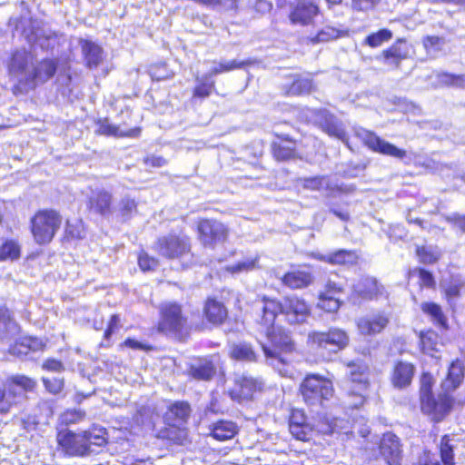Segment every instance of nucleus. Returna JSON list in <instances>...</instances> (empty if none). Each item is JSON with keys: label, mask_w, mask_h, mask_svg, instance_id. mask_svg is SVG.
Wrapping results in <instances>:
<instances>
[{"label": "nucleus", "mask_w": 465, "mask_h": 465, "mask_svg": "<svg viewBox=\"0 0 465 465\" xmlns=\"http://www.w3.org/2000/svg\"><path fill=\"white\" fill-rule=\"evenodd\" d=\"M414 373L415 367L413 364L400 361L393 367L391 375V384L396 389H405L411 385Z\"/></svg>", "instance_id": "6ab92c4d"}, {"label": "nucleus", "mask_w": 465, "mask_h": 465, "mask_svg": "<svg viewBox=\"0 0 465 465\" xmlns=\"http://www.w3.org/2000/svg\"><path fill=\"white\" fill-rule=\"evenodd\" d=\"M235 391L242 399H250L252 394L262 388V382L252 376L242 374L235 378Z\"/></svg>", "instance_id": "a878e982"}, {"label": "nucleus", "mask_w": 465, "mask_h": 465, "mask_svg": "<svg viewBox=\"0 0 465 465\" xmlns=\"http://www.w3.org/2000/svg\"><path fill=\"white\" fill-rule=\"evenodd\" d=\"M85 417V412L81 410H67L60 416V420L63 424L69 425L74 424L83 420Z\"/></svg>", "instance_id": "864d4df0"}, {"label": "nucleus", "mask_w": 465, "mask_h": 465, "mask_svg": "<svg viewBox=\"0 0 465 465\" xmlns=\"http://www.w3.org/2000/svg\"><path fill=\"white\" fill-rule=\"evenodd\" d=\"M295 145L293 142H287L286 144L273 143V154L279 161L289 160L294 155Z\"/></svg>", "instance_id": "79ce46f5"}, {"label": "nucleus", "mask_w": 465, "mask_h": 465, "mask_svg": "<svg viewBox=\"0 0 465 465\" xmlns=\"http://www.w3.org/2000/svg\"><path fill=\"white\" fill-rule=\"evenodd\" d=\"M315 123L330 136L345 141L346 132L342 123L328 111H317L315 114Z\"/></svg>", "instance_id": "2eb2a0df"}, {"label": "nucleus", "mask_w": 465, "mask_h": 465, "mask_svg": "<svg viewBox=\"0 0 465 465\" xmlns=\"http://www.w3.org/2000/svg\"><path fill=\"white\" fill-rule=\"evenodd\" d=\"M301 184L304 189L312 191L325 190L332 193L338 189V186L325 175L302 178Z\"/></svg>", "instance_id": "473e14b6"}, {"label": "nucleus", "mask_w": 465, "mask_h": 465, "mask_svg": "<svg viewBox=\"0 0 465 465\" xmlns=\"http://www.w3.org/2000/svg\"><path fill=\"white\" fill-rule=\"evenodd\" d=\"M61 223V216L54 211L38 212L31 220L32 233L35 242L39 244L50 242Z\"/></svg>", "instance_id": "0eeeda50"}, {"label": "nucleus", "mask_w": 465, "mask_h": 465, "mask_svg": "<svg viewBox=\"0 0 465 465\" xmlns=\"http://www.w3.org/2000/svg\"><path fill=\"white\" fill-rule=\"evenodd\" d=\"M365 391H361L360 389H354L353 387L348 388L349 397H351L352 400L350 402V404L353 408H359L363 405V403L365 401V396H364Z\"/></svg>", "instance_id": "13d9d810"}, {"label": "nucleus", "mask_w": 465, "mask_h": 465, "mask_svg": "<svg viewBox=\"0 0 465 465\" xmlns=\"http://www.w3.org/2000/svg\"><path fill=\"white\" fill-rule=\"evenodd\" d=\"M143 163L152 167H163L167 163V161L162 156L149 155L144 158Z\"/></svg>", "instance_id": "69168bd1"}, {"label": "nucleus", "mask_w": 465, "mask_h": 465, "mask_svg": "<svg viewBox=\"0 0 465 465\" xmlns=\"http://www.w3.org/2000/svg\"><path fill=\"white\" fill-rule=\"evenodd\" d=\"M231 355L240 361H255L257 355L251 344L242 342L232 347Z\"/></svg>", "instance_id": "4c0bfd02"}, {"label": "nucleus", "mask_w": 465, "mask_h": 465, "mask_svg": "<svg viewBox=\"0 0 465 465\" xmlns=\"http://www.w3.org/2000/svg\"><path fill=\"white\" fill-rule=\"evenodd\" d=\"M357 135L362 140L364 144L373 152L398 159H403L407 154L405 150L396 147L392 143L380 138L374 133L368 130L362 129L357 133Z\"/></svg>", "instance_id": "ddd939ff"}, {"label": "nucleus", "mask_w": 465, "mask_h": 465, "mask_svg": "<svg viewBox=\"0 0 465 465\" xmlns=\"http://www.w3.org/2000/svg\"><path fill=\"white\" fill-rule=\"evenodd\" d=\"M409 276L410 277H418L420 280V285L421 287L430 288V287H433L435 284L433 275L430 272H428L424 269L414 268L409 272Z\"/></svg>", "instance_id": "09e8293b"}, {"label": "nucleus", "mask_w": 465, "mask_h": 465, "mask_svg": "<svg viewBox=\"0 0 465 465\" xmlns=\"http://www.w3.org/2000/svg\"><path fill=\"white\" fill-rule=\"evenodd\" d=\"M237 431V425L229 420H219L211 427V435L221 441L233 438Z\"/></svg>", "instance_id": "c756f323"}, {"label": "nucleus", "mask_w": 465, "mask_h": 465, "mask_svg": "<svg viewBox=\"0 0 465 465\" xmlns=\"http://www.w3.org/2000/svg\"><path fill=\"white\" fill-rule=\"evenodd\" d=\"M367 368L361 365L352 364L349 366V382L350 387L366 391L369 385Z\"/></svg>", "instance_id": "2f4dec72"}, {"label": "nucleus", "mask_w": 465, "mask_h": 465, "mask_svg": "<svg viewBox=\"0 0 465 465\" xmlns=\"http://www.w3.org/2000/svg\"><path fill=\"white\" fill-rule=\"evenodd\" d=\"M188 372L195 380L211 381L216 373L213 356L192 360L189 364Z\"/></svg>", "instance_id": "a211bd4d"}, {"label": "nucleus", "mask_w": 465, "mask_h": 465, "mask_svg": "<svg viewBox=\"0 0 465 465\" xmlns=\"http://www.w3.org/2000/svg\"><path fill=\"white\" fill-rule=\"evenodd\" d=\"M420 342L422 349L427 353H431L432 351H437L439 345V337L437 333L432 331H428L425 333H421L420 335Z\"/></svg>", "instance_id": "a18cd8bd"}, {"label": "nucleus", "mask_w": 465, "mask_h": 465, "mask_svg": "<svg viewBox=\"0 0 465 465\" xmlns=\"http://www.w3.org/2000/svg\"><path fill=\"white\" fill-rule=\"evenodd\" d=\"M289 430L293 437L300 440H308L311 432L310 426L302 411H293L289 420Z\"/></svg>", "instance_id": "b1692460"}, {"label": "nucleus", "mask_w": 465, "mask_h": 465, "mask_svg": "<svg viewBox=\"0 0 465 465\" xmlns=\"http://www.w3.org/2000/svg\"><path fill=\"white\" fill-rule=\"evenodd\" d=\"M35 56L25 48L15 50L8 62L10 77L15 83L14 94H25L34 89Z\"/></svg>", "instance_id": "39448f33"}, {"label": "nucleus", "mask_w": 465, "mask_h": 465, "mask_svg": "<svg viewBox=\"0 0 465 465\" xmlns=\"http://www.w3.org/2000/svg\"><path fill=\"white\" fill-rule=\"evenodd\" d=\"M20 332V327L5 305H0V341L9 342Z\"/></svg>", "instance_id": "412c9836"}, {"label": "nucleus", "mask_w": 465, "mask_h": 465, "mask_svg": "<svg viewBox=\"0 0 465 465\" xmlns=\"http://www.w3.org/2000/svg\"><path fill=\"white\" fill-rule=\"evenodd\" d=\"M448 221L450 222L456 228L465 232V215L453 213L448 217Z\"/></svg>", "instance_id": "774afa93"}, {"label": "nucleus", "mask_w": 465, "mask_h": 465, "mask_svg": "<svg viewBox=\"0 0 465 465\" xmlns=\"http://www.w3.org/2000/svg\"><path fill=\"white\" fill-rule=\"evenodd\" d=\"M36 382L25 375H13L6 379L0 387V413H8L12 406L25 396V392L32 391Z\"/></svg>", "instance_id": "423d86ee"}, {"label": "nucleus", "mask_w": 465, "mask_h": 465, "mask_svg": "<svg viewBox=\"0 0 465 465\" xmlns=\"http://www.w3.org/2000/svg\"><path fill=\"white\" fill-rule=\"evenodd\" d=\"M121 328V320L118 314H113L111 316L107 329L104 331V338L110 339L113 333Z\"/></svg>", "instance_id": "e2e57ef3"}, {"label": "nucleus", "mask_w": 465, "mask_h": 465, "mask_svg": "<svg viewBox=\"0 0 465 465\" xmlns=\"http://www.w3.org/2000/svg\"><path fill=\"white\" fill-rule=\"evenodd\" d=\"M257 311L263 314L264 322L272 326L277 315H284L289 324H302L311 315V309L307 302L297 296H288L282 302L275 299L263 297L260 304H256Z\"/></svg>", "instance_id": "f03ea898"}, {"label": "nucleus", "mask_w": 465, "mask_h": 465, "mask_svg": "<svg viewBox=\"0 0 465 465\" xmlns=\"http://www.w3.org/2000/svg\"><path fill=\"white\" fill-rule=\"evenodd\" d=\"M443 39L439 36H427L423 40V45L426 50L437 51L440 49V46L443 45Z\"/></svg>", "instance_id": "680f3d73"}, {"label": "nucleus", "mask_w": 465, "mask_h": 465, "mask_svg": "<svg viewBox=\"0 0 465 465\" xmlns=\"http://www.w3.org/2000/svg\"><path fill=\"white\" fill-rule=\"evenodd\" d=\"M249 61H242L238 62L237 60L220 62L216 66H214L208 74H206L210 78L219 74L232 71L235 69H241L247 64H250Z\"/></svg>", "instance_id": "ea45409f"}, {"label": "nucleus", "mask_w": 465, "mask_h": 465, "mask_svg": "<svg viewBox=\"0 0 465 465\" xmlns=\"http://www.w3.org/2000/svg\"><path fill=\"white\" fill-rule=\"evenodd\" d=\"M256 322L259 326L258 331L264 333L271 342L272 348L262 344V348L269 364L275 367L276 363H286L287 360L282 353H291L295 351L296 346L289 332L281 327H275L274 322L272 326L266 324L263 314L258 312Z\"/></svg>", "instance_id": "20e7f679"}, {"label": "nucleus", "mask_w": 465, "mask_h": 465, "mask_svg": "<svg viewBox=\"0 0 465 465\" xmlns=\"http://www.w3.org/2000/svg\"><path fill=\"white\" fill-rule=\"evenodd\" d=\"M440 451L444 465H454L453 446L450 444L448 436H444L441 439Z\"/></svg>", "instance_id": "de8ad7c7"}, {"label": "nucleus", "mask_w": 465, "mask_h": 465, "mask_svg": "<svg viewBox=\"0 0 465 465\" xmlns=\"http://www.w3.org/2000/svg\"><path fill=\"white\" fill-rule=\"evenodd\" d=\"M57 441L67 454L86 456L96 451L94 447H103L107 443V432L104 428L97 426L82 433L60 431Z\"/></svg>", "instance_id": "7ed1b4c3"}, {"label": "nucleus", "mask_w": 465, "mask_h": 465, "mask_svg": "<svg viewBox=\"0 0 465 465\" xmlns=\"http://www.w3.org/2000/svg\"><path fill=\"white\" fill-rule=\"evenodd\" d=\"M257 259L245 260L242 262H239L234 265H230L226 267V270L231 273H240L243 272H249L253 270L256 267Z\"/></svg>", "instance_id": "5fc2aeb1"}, {"label": "nucleus", "mask_w": 465, "mask_h": 465, "mask_svg": "<svg viewBox=\"0 0 465 465\" xmlns=\"http://www.w3.org/2000/svg\"><path fill=\"white\" fill-rule=\"evenodd\" d=\"M43 368L51 371L61 372L64 370L63 363L54 359H48L43 363Z\"/></svg>", "instance_id": "338daca9"}, {"label": "nucleus", "mask_w": 465, "mask_h": 465, "mask_svg": "<svg viewBox=\"0 0 465 465\" xmlns=\"http://www.w3.org/2000/svg\"><path fill=\"white\" fill-rule=\"evenodd\" d=\"M343 291V284L341 282H337L335 280L330 279L326 285L324 292H322V294L328 295V296H337V294L342 292Z\"/></svg>", "instance_id": "bf43d9fd"}, {"label": "nucleus", "mask_w": 465, "mask_h": 465, "mask_svg": "<svg viewBox=\"0 0 465 465\" xmlns=\"http://www.w3.org/2000/svg\"><path fill=\"white\" fill-rule=\"evenodd\" d=\"M155 252L166 259H180L191 251V242L185 235L169 233L159 237L154 243Z\"/></svg>", "instance_id": "9d476101"}, {"label": "nucleus", "mask_w": 465, "mask_h": 465, "mask_svg": "<svg viewBox=\"0 0 465 465\" xmlns=\"http://www.w3.org/2000/svg\"><path fill=\"white\" fill-rule=\"evenodd\" d=\"M380 453L388 465H401V446L399 438L391 432L383 434L380 443Z\"/></svg>", "instance_id": "f3484780"}, {"label": "nucleus", "mask_w": 465, "mask_h": 465, "mask_svg": "<svg viewBox=\"0 0 465 465\" xmlns=\"http://www.w3.org/2000/svg\"><path fill=\"white\" fill-rule=\"evenodd\" d=\"M380 0H352V7L358 11H367L375 6Z\"/></svg>", "instance_id": "0e129e2a"}, {"label": "nucleus", "mask_w": 465, "mask_h": 465, "mask_svg": "<svg viewBox=\"0 0 465 465\" xmlns=\"http://www.w3.org/2000/svg\"><path fill=\"white\" fill-rule=\"evenodd\" d=\"M195 81L197 84L193 91V99H205L209 97L215 89L214 82L211 81V78L207 74L202 77L196 76Z\"/></svg>", "instance_id": "e433bc0d"}, {"label": "nucleus", "mask_w": 465, "mask_h": 465, "mask_svg": "<svg viewBox=\"0 0 465 465\" xmlns=\"http://www.w3.org/2000/svg\"><path fill=\"white\" fill-rule=\"evenodd\" d=\"M161 320L159 330L162 331L179 332L186 325L187 319L182 312L181 306L176 302H164L160 306Z\"/></svg>", "instance_id": "9b49d317"}, {"label": "nucleus", "mask_w": 465, "mask_h": 465, "mask_svg": "<svg viewBox=\"0 0 465 465\" xmlns=\"http://www.w3.org/2000/svg\"><path fill=\"white\" fill-rule=\"evenodd\" d=\"M389 320L383 314H376L360 318L357 327L362 335H375L380 333L388 324Z\"/></svg>", "instance_id": "5701e85b"}, {"label": "nucleus", "mask_w": 465, "mask_h": 465, "mask_svg": "<svg viewBox=\"0 0 465 465\" xmlns=\"http://www.w3.org/2000/svg\"><path fill=\"white\" fill-rule=\"evenodd\" d=\"M354 292L363 299H372L381 294L383 287L380 285L376 279L366 277L359 282L354 287Z\"/></svg>", "instance_id": "c85d7f7f"}, {"label": "nucleus", "mask_w": 465, "mask_h": 465, "mask_svg": "<svg viewBox=\"0 0 465 465\" xmlns=\"http://www.w3.org/2000/svg\"><path fill=\"white\" fill-rule=\"evenodd\" d=\"M43 382L46 390L54 394L60 392L64 387L63 380L57 378H54L52 380L44 378Z\"/></svg>", "instance_id": "052dcab7"}, {"label": "nucleus", "mask_w": 465, "mask_h": 465, "mask_svg": "<svg viewBox=\"0 0 465 465\" xmlns=\"http://www.w3.org/2000/svg\"><path fill=\"white\" fill-rule=\"evenodd\" d=\"M439 81L444 84L465 88V74L442 73L438 75Z\"/></svg>", "instance_id": "603ef678"}, {"label": "nucleus", "mask_w": 465, "mask_h": 465, "mask_svg": "<svg viewBox=\"0 0 465 465\" xmlns=\"http://www.w3.org/2000/svg\"><path fill=\"white\" fill-rule=\"evenodd\" d=\"M420 308L436 325L442 329H448V320L440 305L434 302H423Z\"/></svg>", "instance_id": "f704fd0d"}, {"label": "nucleus", "mask_w": 465, "mask_h": 465, "mask_svg": "<svg viewBox=\"0 0 465 465\" xmlns=\"http://www.w3.org/2000/svg\"><path fill=\"white\" fill-rule=\"evenodd\" d=\"M356 254L353 252L340 250L328 257V262L332 264H352L356 261Z\"/></svg>", "instance_id": "37998d69"}, {"label": "nucleus", "mask_w": 465, "mask_h": 465, "mask_svg": "<svg viewBox=\"0 0 465 465\" xmlns=\"http://www.w3.org/2000/svg\"><path fill=\"white\" fill-rule=\"evenodd\" d=\"M61 35L52 30L42 23H35L32 25L31 32L27 35L28 42L38 45L44 50L54 48L59 42Z\"/></svg>", "instance_id": "4468645a"}, {"label": "nucleus", "mask_w": 465, "mask_h": 465, "mask_svg": "<svg viewBox=\"0 0 465 465\" xmlns=\"http://www.w3.org/2000/svg\"><path fill=\"white\" fill-rule=\"evenodd\" d=\"M138 264L143 272L153 271L159 266V262L146 252H141L138 257Z\"/></svg>", "instance_id": "6e6d98bb"}, {"label": "nucleus", "mask_w": 465, "mask_h": 465, "mask_svg": "<svg viewBox=\"0 0 465 465\" xmlns=\"http://www.w3.org/2000/svg\"><path fill=\"white\" fill-rule=\"evenodd\" d=\"M98 133L104 135L115 137H137L141 133L138 127L124 131L120 126L111 124L107 119L102 121L99 125Z\"/></svg>", "instance_id": "72a5a7b5"}, {"label": "nucleus", "mask_w": 465, "mask_h": 465, "mask_svg": "<svg viewBox=\"0 0 465 465\" xmlns=\"http://www.w3.org/2000/svg\"><path fill=\"white\" fill-rule=\"evenodd\" d=\"M300 391L308 404L315 405L332 396L333 386L330 380L320 375L310 374L302 382Z\"/></svg>", "instance_id": "6e6552de"}, {"label": "nucleus", "mask_w": 465, "mask_h": 465, "mask_svg": "<svg viewBox=\"0 0 465 465\" xmlns=\"http://www.w3.org/2000/svg\"><path fill=\"white\" fill-rule=\"evenodd\" d=\"M277 277L283 285L293 290L305 288L313 282L312 272L301 268L286 272L282 276L277 275Z\"/></svg>", "instance_id": "4be33fe9"}, {"label": "nucleus", "mask_w": 465, "mask_h": 465, "mask_svg": "<svg viewBox=\"0 0 465 465\" xmlns=\"http://www.w3.org/2000/svg\"><path fill=\"white\" fill-rule=\"evenodd\" d=\"M20 256V246L15 241H6L0 248V261L15 260Z\"/></svg>", "instance_id": "c03bdc74"}, {"label": "nucleus", "mask_w": 465, "mask_h": 465, "mask_svg": "<svg viewBox=\"0 0 465 465\" xmlns=\"http://www.w3.org/2000/svg\"><path fill=\"white\" fill-rule=\"evenodd\" d=\"M34 69L33 82L35 89L37 84L45 83L54 75L57 69V63L52 59H44L39 64H35Z\"/></svg>", "instance_id": "bb28decb"}, {"label": "nucleus", "mask_w": 465, "mask_h": 465, "mask_svg": "<svg viewBox=\"0 0 465 465\" xmlns=\"http://www.w3.org/2000/svg\"><path fill=\"white\" fill-rule=\"evenodd\" d=\"M112 200V193L104 190L98 191L89 198L88 208L96 214L109 218L113 214Z\"/></svg>", "instance_id": "aec40b11"}, {"label": "nucleus", "mask_w": 465, "mask_h": 465, "mask_svg": "<svg viewBox=\"0 0 465 465\" xmlns=\"http://www.w3.org/2000/svg\"><path fill=\"white\" fill-rule=\"evenodd\" d=\"M206 319L213 324H221L227 317V310L222 302L209 299L204 307Z\"/></svg>", "instance_id": "7c9ffc66"}, {"label": "nucleus", "mask_w": 465, "mask_h": 465, "mask_svg": "<svg viewBox=\"0 0 465 465\" xmlns=\"http://www.w3.org/2000/svg\"><path fill=\"white\" fill-rule=\"evenodd\" d=\"M308 341L317 349L338 352L349 345L350 337L342 329L330 328L326 332H310L308 335Z\"/></svg>", "instance_id": "1a4fd4ad"}, {"label": "nucleus", "mask_w": 465, "mask_h": 465, "mask_svg": "<svg viewBox=\"0 0 465 465\" xmlns=\"http://www.w3.org/2000/svg\"><path fill=\"white\" fill-rule=\"evenodd\" d=\"M115 213L122 222L130 220L137 213L136 201L129 196L123 197L117 204Z\"/></svg>", "instance_id": "c9c22d12"}, {"label": "nucleus", "mask_w": 465, "mask_h": 465, "mask_svg": "<svg viewBox=\"0 0 465 465\" xmlns=\"http://www.w3.org/2000/svg\"><path fill=\"white\" fill-rule=\"evenodd\" d=\"M319 12L318 6L311 0H296L292 5L289 18L293 25H309Z\"/></svg>", "instance_id": "dca6fc26"}, {"label": "nucleus", "mask_w": 465, "mask_h": 465, "mask_svg": "<svg viewBox=\"0 0 465 465\" xmlns=\"http://www.w3.org/2000/svg\"><path fill=\"white\" fill-rule=\"evenodd\" d=\"M392 33L388 29H381L377 33L371 34L366 37L365 43L371 47H378L384 42L391 40Z\"/></svg>", "instance_id": "49530a36"}, {"label": "nucleus", "mask_w": 465, "mask_h": 465, "mask_svg": "<svg viewBox=\"0 0 465 465\" xmlns=\"http://www.w3.org/2000/svg\"><path fill=\"white\" fill-rule=\"evenodd\" d=\"M340 305V299L337 296H328L322 293L319 296L318 307L326 312H337Z\"/></svg>", "instance_id": "8fccbe9b"}, {"label": "nucleus", "mask_w": 465, "mask_h": 465, "mask_svg": "<svg viewBox=\"0 0 465 465\" xmlns=\"http://www.w3.org/2000/svg\"><path fill=\"white\" fill-rule=\"evenodd\" d=\"M85 64L89 68H96L103 61V48L90 40H80Z\"/></svg>", "instance_id": "393cba45"}, {"label": "nucleus", "mask_w": 465, "mask_h": 465, "mask_svg": "<svg viewBox=\"0 0 465 465\" xmlns=\"http://www.w3.org/2000/svg\"><path fill=\"white\" fill-rule=\"evenodd\" d=\"M416 252L418 257L420 258V261L422 263L428 264L434 263L435 262H437L440 256L439 252L435 250H428L425 247L418 248Z\"/></svg>", "instance_id": "4d7b16f0"}, {"label": "nucleus", "mask_w": 465, "mask_h": 465, "mask_svg": "<svg viewBox=\"0 0 465 465\" xmlns=\"http://www.w3.org/2000/svg\"><path fill=\"white\" fill-rule=\"evenodd\" d=\"M340 34V30L331 26H325L315 36L312 37L311 41L314 44L327 42L338 38Z\"/></svg>", "instance_id": "3c124183"}, {"label": "nucleus", "mask_w": 465, "mask_h": 465, "mask_svg": "<svg viewBox=\"0 0 465 465\" xmlns=\"http://www.w3.org/2000/svg\"><path fill=\"white\" fill-rule=\"evenodd\" d=\"M408 54L406 43L401 40L397 41L390 48L382 52L384 63L395 67H398L401 62L408 57Z\"/></svg>", "instance_id": "cd10ccee"}, {"label": "nucleus", "mask_w": 465, "mask_h": 465, "mask_svg": "<svg viewBox=\"0 0 465 465\" xmlns=\"http://www.w3.org/2000/svg\"><path fill=\"white\" fill-rule=\"evenodd\" d=\"M200 241L204 246L214 247L226 241L229 230L214 219H203L198 223Z\"/></svg>", "instance_id": "f8f14e48"}, {"label": "nucleus", "mask_w": 465, "mask_h": 465, "mask_svg": "<svg viewBox=\"0 0 465 465\" xmlns=\"http://www.w3.org/2000/svg\"><path fill=\"white\" fill-rule=\"evenodd\" d=\"M312 89V82L309 78L298 77L292 84L286 89L288 95H300L309 94Z\"/></svg>", "instance_id": "58836bf2"}, {"label": "nucleus", "mask_w": 465, "mask_h": 465, "mask_svg": "<svg viewBox=\"0 0 465 465\" xmlns=\"http://www.w3.org/2000/svg\"><path fill=\"white\" fill-rule=\"evenodd\" d=\"M464 371L465 367L461 361H452L446 378L440 384V392L437 398L432 394L433 377L430 373L422 374L420 388V410L433 421H441L450 413L454 402L465 403V398L456 400L450 395L461 384L464 379Z\"/></svg>", "instance_id": "f257e3e1"}, {"label": "nucleus", "mask_w": 465, "mask_h": 465, "mask_svg": "<svg viewBox=\"0 0 465 465\" xmlns=\"http://www.w3.org/2000/svg\"><path fill=\"white\" fill-rule=\"evenodd\" d=\"M191 413V407L187 402H175L170 409L168 415L173 417L176 422H185Z\"/></svg>", "instance_id": "a19ab883"}]
</instances>
